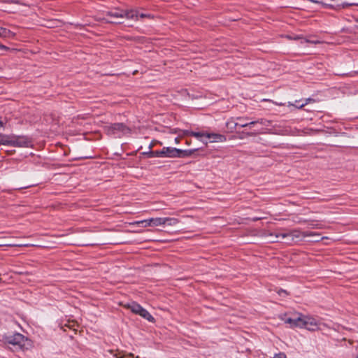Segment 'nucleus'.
I'll return each instance as SVG.
<instances>
[{"instance_id":"1","label":"nucleus","mask_w":358,"mask_h":358,"mask_svg":"<svg viewBox=\"0 0 358 358\" xmlns=\"http://www.w3.org/2000/svg\"><path fill=\"white\" fill-rule=\"evenodd\" d=\"M278 317L289 328H303L304 315L299 312H289L279 315Z\"/></svg>"},{"instance_id":"2","label":"nucleus","mask_w":358,"mask_h":358,"mask_svg":"<svg viewBox=\"0 0 358 358\" xmlns=\"http://www.w3.org/2000/svg\"><path fill=\"white\" fill-rule=\"evenodd\" d=\"M3 339L6 343L13 345L22 350L28 349L31 345V341L19 333L5 335Z\"/></svg>"},{"instance_id":"3","label":"nucleus","mask_w":358,"mask_h":358,"mask_svg":"<svg viewBox=\"0 0 358 358\" xmlns=\"http://www.w3.org/2000/svg\"><path fill=\"white\" fill-rule=\"evenodd\" d=\"M196 151V150H181L171 147L163 148L164 157H185L190 156Z\"/></svg>"},{"instance_id":"4","label":"nucleus","mask_w":358,"mask_h":358,"mask_svg":"<svg viewBox=\"0 0 358 358\" xmlns=\"http://www.w3.org/2000/svg\"><path fill=\"white\" fill-rule=\"evenodd\" d=\"M124 306L130 309L134 313L139 315L140 316L148 320L149 322H155L154 317L149 313V312L146 310L145 308H143L139 304L135 302H132L131 303H127L124 305Z\"/></svg>"},{"instance_id":"5","label":"nucleus","mask_w":358,"mask_h":358,"mask_svg":"<svg viewBox=\"0 0 358 358\" xmlns=\"http://www.w3.org/2000/svg\"><path fill=\"white\" fill-rule=\"evenodd\" d=\"M10 145L19 148H29L31 146V141L25 136L10 135Z\"/></svg>"},{"instance_id":"6","label":"nucleus","mask_w":358,"mask_h":358,"mask_svg":"<svg viewBox=\"0 0 358 358\" xmlns=\"http://www.w3.org/2000/svg\"><path fill=\"white\" fill-rule=\"evenodd\" d=\"M106 16L115 17L117 20H122L124 17L127 19H133L134 16H136V13L134 10H114L107 12L106 13Z\"/></svg>"},{"instance_id":"7","label":"nucleus","mask_w":358,"mask_h":358,"mask_svg":"<svg viewBox=\"0 0 358 358\" xmlns=\"http://www.w3.org/2000/svg\"><path fill=\"white\" fill-rule=\"evenodd\" d=\"M303 323V328L309 331H316L320 329L321 326H325L324 324L320 322L319 320L308 315H304Z\"/></svg>"},{"instance_id":"8","label":"nucleus","mask_w":358,"mask_h":358,"mask_svg":"<svg viewBox=\"0 0 358 358\" xmlns=\"http://www.w3.org/2000/svg\"><path fill=\"white\" fill-rule=\"evenodd\" d=\"M106 129L108 134H117L120 132L123 134H126L130 131V129L128 127L120 123L107 126Z\"/></svg>"},{"instance_id":"9","label":"nucleus","mask_w":358,"mask_h":358,"mask_svg":"<svg viewBox=\"0 0 358 358\" xmlns=\"http://www.w3.org/2000/svg\"><path fill=\"white\" fill-rule=\"evenodd\" d=\"M291 231V239L294 240V242L301 241L303 238L310 236H317L316 233H308V232H303L297 229L292 230Z\"/></svg>"},{"instance_id":"10","label":"nucleus","mask_w":358,"mask_h":358,"mask_svg":"<svg viewBox=\"0 0 358 358\" xmlns=\"http://www.w3.org/2000/svg\"><path fill=\"white\" fill-rule=\"evenodd\" d=\"M206 137L209 139L210 143L224 142L226 141L224 136L217 134L206 133Z\"/></svg>"},{"instance_id":"11","label":"nucleus","mask_w":358,"mask_h":358,"mask_svg":"<svg viewBox=\"0 0 358 358\" xmlns=\"http://www.w3.org/2000/svg\"><path fill=\"white\" fill-rule=\"evenodd\" d=\"M264 237L266 240L271 243H278L280 242V240L278 238V231H267L264 234Z\"/></svg>"},{"instance_id":"12","label":"nucleus","mask_w":358,"mask_h":358,"mask_svg":"<svg viewBox=\"0 0 358 358\" xmlns=\"http://www.w3.org/2000/svg\"><path fill=\"white\" fill-rule=\"evenodd\" d=\"M109 352L113 355V356L115 358H134V355L132 353L125 354L122 351H116L114 352L113 350H109Z\"/></svg>"},{"instance_id":"13","label":"nucleus","mask_w":358,"mask_h":358,"mask_svg":"<svg viewBox=\"0 0 358 358\" xmlns=\"http://www.w3.org/2000/svg\"><path fill=\"white\" fill-rule=\"evenodd\" d=\"M165 217L151 218L152 227L164 226Z\"/></svg>"},{"instance_id":"14","label":"nucleus","mask_w":358,"mask_h":358,"mask_svg":"<svg viewBox=\"0 0 358 358\" xmlns=\"http://www.w3.org/2000/svg\"><path fill=\"white\" fill-rule=\"evenodd\" d=\"M150 221H151V218L148 219V220L137 221V222H135L132 223L131 224H133V225H139V226H141L143 227H152V222Z\"/></svg>"},{"instance_id":"15","label":"nucleus","mask_w":358,"mask_h":358,"mask_svg":"<svg viewBox=\"0 0 358 358\" xmlns=\"http://www.w3.org/2000/svg\"><path fill=\"white\" fill-rule=\"evenodd\" d=\"M0 144L4 145H10V135H5L0 134Z\"/></svg>"},{"instance_id":"16","label":"nucleus","mask_w":358,"mask_h":358,"mask_svg":"<svg viewBox=\"0 0 358 358\" xmlns=\"http://www.w3.org/2000/svg\"><path fill=\"white\" fill-rule=\"evenodd\" d=\"M286 37L289 39H293V40H299V39H302L303 41H301V43H303V41L306 42V43H318L319 41H310L308 40H306V39H303L302 36H299V35H294V34H292V35H287L286 36Z\"/></svg>"},{"instance_id":"17","label":"nucleus","mask_w":358,"mask_h":358,"mask_svg":"<svg viewBox=\"0 0 358 358\" xmlns=\"http://www.w3.org/2000/svg\"><path fill=\"white\" fill-rule=\"evenodd\" d=\"M178 223V220L174 217H165L164 225L174 226Z\"/></svg>"},{"instance_id":"18","label":"nucleus","mask_w":358,"mask_h":358,"mask_svg":"<svg viewBox=\"0 0 358 358\" xmlns=\"http://www.w3.org/2000/svg\"><path fill=\"white\" fill-rule=\"evenodd\" d=\"M226 126L228 129L232 131L236 127H238V122H235L234 120L231 119L227 122Z\"/></svg>"},{"instance_id":"19","label":"nucleus","mask_w":358,"mask_h":358,"mask_svg":"<svg viewBox=\"0 0 358 358\" xmlns=\"http://www.w3.org/2000/svg\"><path fill=\"white\" fill-rule=\"evenodd\" d=\"M102 20L106 21L108 23H116V24L121 23V20H117L115 17H109L105 16L103 17Z\"/></svg>"},{"instance_id":"20","label":"nucleus","mask_w":358,"mask_h":358,"mask_svg":"<svg viewBox=\"0 0 358 358\" xmlns=\"http://www.w3.org/2000/svg\"><path fill=\"white\" fill-rule=\"evenodd\" d=\"M288 231H278V240H280V242L282 241H285V238L287 236H288L287 234Z\"/></svg>"},{"instance_id":"21","label":"nucleus","mask_w":358,"mask_h":358,"mask_svg":"<svg viewBox=\"0 0 358 358\" xmlns=\"http://www.w3.org/2000/svg\"><path fill=\"white\" fill-rule=\"evenodd\" d=\"M238 120L241 122H238V127H248V126L250 127L251 125H253L255 123H257L256 121H252V122H242V119L241 118H238Z\"/></svg>"},{"instance_id":"22","label":"nucleus","mask_w":358,"mask_h":358,"mask_svg":"<svg viewBox=\"0 0 358 358\" xmlns=\"http://www.w3.org/2000/svg\"><path fill=\"white\" fill-rule=\"evenodd\" d=\"M150 156L152 157H164L163 149L159 151H152L150 152Z\"/></svg>"},{"instance_id":"23","label":"nucleus","mask_w":358,"mask_h":358,"mask_svg":"<svg viewBox=\"0 0 358 358\" xmlns=\"http://www.w3.org/2000/svg\"><path fill=\"white\" fill-rule=\"evenodd\" d=\"M191 135L201 140V138L206 137V133L192 131Z\"/></svg>"},{"instance_id":"24","label":"nucleus","mask_w":358,"mask_h":358,"mask_svg":"<svg viewBox=\"0 0 358 358\" xmlns=\"http://www.w3.org/2000/svg\"><path fill=\"white\" fill-rule=\"evenodd\" d=\"M191 132L192 131H190L189 130H181V129H180V130H178V136L182 138V137H183L185 136L191 135Z\"/></svg>"},{"instance_id":"25","label":"nucleus","mask_w":358,"mask_h":358,"mask_svg":"<svg viewBox=\"0 0 358 358\" xmlns=\"http://www.w3.org/2000/svg\"><path fill=\"white\" fill-rule=\"evenodd\" d=\"M287 235L288 236H287V237H286V238H285V243L290 244V243H292V242H294V240H292V239H291V237H292V236H291V231H288V232H287Z\"/></svg>"},{"instance_id":"26","label":"nucleus","mask_w":358,"mask_h":358,"mask_svg":"<svg viewBox=\"0 0 358 358\" xmlns=\"http://www.w3.org/2000/svg\"><path fill=\"white\" fill-rule=\"evenodd\" d=\"M8 31L3 27H0V37H5L6 36L7 33Z\"/></svg>"},{"instance_id":"27","label":"nucleus","mask_w":358,"mask_h":358,"mask_svg":"<svg viewBox=\"0 0 358 358\" xmlns=\"http://www.w3.org/2000/svg\"><path fill=\"white\" fill-rule=\"evenodd\" d=\"M273 358H287L285 353L280 352L278 354H275Z\"/></svg>"},{"instance_id":"28","label":"nucleus","mask_w":358,"mask_h":358,"mask_svg":"<svg viewBox=\"0 0 358 358\" xmlns=\"http://www.w3.org/2000/svg\"><path fill=\"white\" fill-rule=\"evenodd\" d=\"M6 122H7V120L6 118H4L3 120L0 118V128L3 127Z\"/></svg>"},{"instance_id":"29","label":"nucleus","mask_w":358,"mask_h":358,"mask_svg":"<svg viewBox=\"0 0 358 358\" xmlns=\"http://www.w3.org/2000/svg\"><path fill=\"white\" fill-rule=\"evenodd\" d=\"M207 139H208V138H206V137H203V138H201L200 141H201V142H203V143H205L206 145H207V144H208V141H207Z\"/></svg>"},{"instance_id":"30","label":"nucleus","mask_w":358,"mask_h":358,"mask_svg":"<svg viewBox=\"0 0 358 358\" xmlns=\"http://www.w3.org/2000/svg\"><path fill=\"white\" fill-rule=\"evenodd\" d=\"M278 294L280 296H285L287 294V292L285 291H284V290H280V291L278 292Z\"/></svg>"},{"instance_id":"31","label":"nucleus","mask_w":358,"mask_h":358,"mask_svg":"<svg viewBox=\"0 0 358 358\" xmlns=\"http://www.w3.org/2000/svg\"><path fill=\"white\" fill-rule=\"evenodd\" d=\"M181 138V137H180L179 136L175 138V143L176 144H178L180 143V139Z\"/></svg>"},{"instance_id":"32","label":"nucleus","mask_w":358,"mask_h":358,"mask_svg":"<svg viewBox=\"0 0 358 358\" xmlns=\"http://www.w3.org/2000/svg\"><path fill=\"white\" fill-rule=\"evenodd\" d=\"M305 104H306V102L305 103H301V104H297V105H296V106L297 108H301V107H303Z\"/></svg>"},{"instance_id":"33","label":"nucleus","mask_w":358,"mask_h":358,"mask_svg":"<svg viewBox=\"0 0 358 358\" xmlns=\"http://www.w3.org/2000/svg\"><path fill=\"white\" fill-rule=\"evenodd\" d=\"M0 48L2 49V50H7L8 49L7 47H6L5 45H0Z\"/></svg>"},{"instance_id":"34","label":"nucleus","mask_w":358,"mask_h":358,"mask_svg":"<svg viewBox=\"0 0 358 358\" xmlns=\"http://www.w3.org/2000/svg\"><path fill=\"white\" fill-rule=\"evenodd\" d=\"M178 130H179V129H173V130L172 131V133L178 134Z\"/></svg>"},{"instance_id":"35","label":"nucleus","mask_w":358,"mask_h":358,"mask_svg":"<svg viewBox=\"0 0 358 358\" xmlns=\"http://www.w3.org/2000/svg\"><path fill=\"white\" fill-rule=\"evenodd\" d=\"M317 234L318 235V236H315V240H314L315 241H317L318 239L317 238H319V236H320V235L318 234Z\"/></svg>"},{"instance_id":"36","label":"nucleus","mask_w":358,"mask_h":358,"mask_svg":"<svg viewBox=\"0 0 358 358\" xmlns=\"http://www.w3.org/2000/svg\"><path fill=\"white\" fill-rule=\"evenodd\" d=\"M317 234L318 235V236H315V240H314L315 241H317L318 239L317 238H319V236H320V235L318 234Z\"/></svg>"},{"instance_id":"37","label":"nucleus","mask_w":358,"mask_h":358,"mask_svg":"<svg viewBox=\"0 0 358 358\" xmlns=\"http://www.w3.org/2000/svg\"><path fill=\"white\" fill-rule=\"evenodd\" d=\"M186 144H187V145H189L191 144V142H190V141H186Z\"/></svg>"},{"instance_id":"38","label":"nucleus","mask_w":358,"mask_h":358,"mask_svg":"<svg viewBox=\"0 0 358 358\" xmlns=\"http://www.w3.org/2000/svg\"><path fill=\"white\" fill-rule=\"evenodd\" d=\"M73 327H74V324L72 325H69V327H71V328H72Z\"/></svg>"},{"instance_id":"39","label":"nucleus","mask_w":358,"mask_h":358,"mask_svg":"<svg viewBox=\"0 0 358 358\" xmlns=\"http://www.w3.org/2000/svg\"><path fill=\"white\" fill-rule=\"evenodd\" d=\"M356 358H358V355L356 357Z\"/></svg>"},{"instance_id":"40","label":"nucleus","mask_w":358,"mask_h":358,"mask_svg":"<svg viewBox=\"0 0 358 358\" xmlns=\"http://www.w3.org/2000/svg\"><path fill=\"white\" fill-rule=\"evenodd\" d=\"M357 27H358V25H357Z\"/></svg>"}]
</instances>
